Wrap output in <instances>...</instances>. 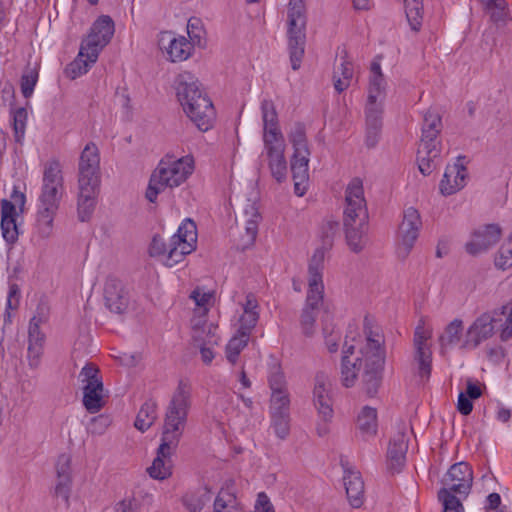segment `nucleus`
<instances>
[{
    "mask_svg": "<svg viewBox=\"0 0 512 512\" xmlns=\"http://www.w3.org/2000/svg\"><path fill=\"white\" fill-rule=\"evenodd\" d=\"M191 395V385L180 380L166 409L157 456L147 469L149 475L154 479L163 480L172 474L171 455L176 450L184 432L191 407Z\"/></svg>",
    "mask_w": 512,
    "mask_h": 512,
    "instance_id": "obj_1",
    "label": "nucleus"
},
{
    "mask_svg": "<svg viewBox=\"0 0 512 512\" xmlns=\"http://www.w3.org/2000/svg\"><path fill=\"white\" fill-rule=\"evenodd\" d=\"M368 220L367 203L364 197L363 181L355 177L345 189V205L343 211V225L349 248L361 252L366 243V226Z\"/></svg>",
    "mask_w": 512,
    "mask_h": 512,
    "instance_id": "obj_2",
    "label": "nucleus"
},
{
    "mask_svg": "<svg viewBox=\"0 0 512 512\" xmlns=\"http://www.w3.org/2000/svg\"><path fill=\"white\" fill-rule=\"evenodd\" d=\"M200 86L198 79L187 71L180 73L175 80L176 95L184 112L199 130L207 131L213 125L215 110Z\"/></svg>",
    "mask_w": 512,
    "mask_h": 512,
    "instance_id": "obj_3",
    "label": "nucleus"
},
{
    "mask_svg": "<svg viewBox=\"0 0 512 512\" xmlns=\"http://www.w3.org/2000/svg\"><path fill=\"white\" fill-rule=\"evenodd\" d=\"M326 247L317 248L308 266V292L306 303L300 315V326L307 337H312L316 330V318L323 305L324 285L322 272L324 269Z\"/></svg>",
    "mask_w": 512,
    "mask_h": 512,
    "instance_id": "obj_4",
    "label": "nucleus"
},
{
    "mask_svg": "<svg viewBox=\"0 0 512 512\" xmlns=\"http://www.w3.org/2000/svg\"><path fill=\"white\" fill-rule=\"evenodd\" d=\"M197 228L191 219H185L167 244L162 237H153L150 245L151 256H162L168 267H173L183 261L187 254L196 249Z\"/></svg>",
    "mask_w": 512,
    "mask_h": 512,
    "instance_id": "obj_5",
    "label": "nucleus"
},
{
    "mask_svg": "<svg viewBox=\"0 0 512 512\" xmlns=\"http://www.w3.org/2000/svg\"><path fill=\"white\" fill-rule=\"evenodd\" d=\"M194 170L192 158L175 159L166 156L160 160L152 172L145 196L149 202H155L157 195L166 188H174L183 184Z\"/></svg>",
    "mask_w": 512,
    "mask_h": 512,
    "instance_id": "obj_6",
    "label": "nucleus"
},
{
    "mask_svg": "<svg viewBox=\"0 0 512 512\" xmlns=\"http://www.w3.org/2000/svg\"><path fill=\"white\" fill-rule=\"evenodd\" d=\"M442 129V120L438 113L429 109L425 112L422 125V136L417 150L419 171L427 176L437 166L441 149L437 141Z\"/></svg>",
    "mask_w": 512,
    "mask_h": 512,
    "instance_id": "obj_7",
    "label": "nucleus"
},
{
    "mask_svg": "<svg viewBox=\"0 0 512 512\" xmlns=\"http://www.w3.org/2000/svg\"><path fill=\"white\" fill-rule=\"evenodd\" d=\"M383 340L378 333L369 331L366 344L360 349L364 357L363 384L366 393L372 397L382 381V370L385 362V352L381 347Z\"/></svg>",
    "mask_w": 512,
    "mask_h": 512,
    "instance_id": "obj_8",
    "label": "nucleus"
},
{
    "mask_svg": "<svg viewBox=\"0 0 512 512\" xmlns=\"http://www.w3.org/2000/svg\"><path fill=\"white\" fill-rule=\"evenodd\" d=\"M64 192L63 175L57 160L48 161L43 171L40 206L58 209Z\"/></svg>",
    "mask_w": 512,
    "mask_h": 512,
    "instance_id": "obj_9",
    "label": "nucleus"
},
{
    "mask_svg": "<svg viewBox=\"0 0 512 512\" xmlns=\"http://www.w3.org/2000/svg\"><path fill=\"white\" fill-rule=\"evenodd\" d=\"M79 378L84 384L83 405L90 413L98 412L104 405V388L98 368L91 363L86 364L82 368Z\"/></svg>",
    "mask_w": 512,
    "mask_h": 512,
    "instance_id": "obj_10",
    "label": "nucleus"
},
{
    "mask_svg": "<svg viewBox=\"0 0 512 512\" xmlns=\"http://www.w3.org/2000/svg\"><path fill=\"white\" fill-rule=\"evenodd\" d=\"M306 16L296 11L288 14V48L290 54V62L293 70H298L301 66L305 53L306 43Z\"/></svg>",
    "mask_w": 512,
    "mask_h": 512,
    "instance_id": "obj_11",
    "label": "nucleus"
},
{
    "mask_svg": "<svg viewBox=\"0 0 512 512\" xmlns=\"http://www.w3.org/2000/svg\"><path fill=\"white\" fill-rule=\"evenodd\" d=\"M193 344L199 349L201 359L205 364H210L214 359L213 348L218 345L219 337L216 333L217 326L208 322L202 316L191 320Z\"/></svg>",
    "mask_w": 512,
    "mask_h": 512,
    "instance_id": "obj_12",
    "label": "nucleus"
},
{
    "mask_svg": "<svg viewBox=\"0 0 512 512\" xmlns=\"http://www.w3.org/2000/svg\"><path fill=\"white\" fill-rule=\"evenodd\" d=\"M422 221L420 213L414 207H408L404 211L403 220L399 226L398 256L406 258L411 252L419 236Z\"/></svg>",
    "mask_w": 512,
    "mask_h": 512,
    "instance_id": "obj_13",
    "label": "nucleus"
},
{
    "mask_svg": "<svg viewBox=\"0 0 512 512\" xmlns=\"http://www.w3.org/2000/svg\"><path fill=\"white\" fill-rule=\"evenodd\" d=\"M114 32V22L110 16H100L93 23L89 35L81 43L86 49H90L92 60L98 59L100 51L110 42Z\"/></svg>",
    "mask_w": 512,
    "mask_h": 512,
    "instance_id": "obj_14",
    "label": "nucleus"
},
{
    "mask_svg": "<svg viewBox=\"0 0 512 512\" xmlns=\"http://www.w3.org/2000/svg\"><path fill=\"white\" fill-rule=\"evenodd\" d=\"M11 198L14 203L7 199L1 201V230L2 236L8 244H14L19 236L16 205L23 207L25 204V195L16 189L13 190Z\"/></svg>",
    "mask_w": 512,
    "mask_h": 512,
    "instance_id": "obj_15",
    "label": "nucleus"
},
{
    "mask_svg": "<svg viewBox=\"0 0 512 512\" xmlns=\"http://www.w3.org/2000/svg\"><path fill=\"white\" fill-rule=\"evenodd\" d=\"M496 315V311H493L478 316L467 329L462 348L474 349L483 341L492 337L497 322Z\"/></svg>",
    "mask_w": 512,
    "mask_h": 512,
    "instance_id": "obj_16",
    "label": "nucleus"
},
{
    "mask_svg": "<svg viewBox=\"0 0 512 512\" xmlns=\"http://www.w3.org/2000/svg\"><path fill=\"white\" fill-rule=\"evenodd\" d=\"M78 183L100 184V154L93 142L82 150L78 163Z\"/></svg>",
    "mask_w": 512,
    "mask_h": 512,
    "instance_id": "obj_17",
    "label": "nucleus"
},
{
    "mask_svg": "<svg viewBox=\"0 0 512 512\" xmlns=\"http://www.w3.org/2000/svg\"><path fill=\"white\" fill-rule=\"evenodd\" d=\"M442 482L444 487L441 490L467 496L473 483L472 468L466 462L455 463L445 474Z\"/></svg>",
    "mask_w": 512,
    "mask_h": 512,
    "instance_id": "obj_18",
    "label": "nucleus"
},
{
    "mask_svg": "<svg viewBox=\"0 0 512 512\" xmlns=\"http://www.w3.org/2000/svg\"><path fill=\"white\" fill-rule=\"evenodd\" d=\"M431 335V330L425 328L424 322L421 320L414 332V360L418 365L419 376L426 380L430 377L432 367V354L430 347L427 345Z\"/></svg>",
    "mask_w": 512,
    "mask_h": 512,
    "instance_id": "obj_19",
    "label": "nucleus"
},
{
    "mask_svg": "<svg viewBox=\"0 0 512 512\" xmlns=\"http://www.w3.org/2000/svg\"><path fill=\"white\" fill-rule=\"evenodd\" d=\"M129 293L121 280L114 276L107 277L103 287L104 306L115 314H123L129 306Z\"/></svg>",
    "mask_w": 512,
    "mask_h": 512,
    "instance_id": "obj_20",
    "label": "nucleus"
},
{
    "mask_svg": "<svg viewBox=\"0 0 512 512\" xmlns=\"http://www.w3.org/2000/svg\"><path fill=\"white\" fill-rule=\"evenodd\" d=\"M159 47L166 51L171 62H182L188 59L193 51V44L184 36L175 37L172 32H162Z\"/></svg>",
    "mask_w": 512,
    "mask_h": 512,
    "instance_id": "obj_21",
    "label": "nucleus"
},
{
    "mask_svg": "<svg viewBox=\"0 0 512 512\" xmlns=\"http://www.w3.org/2000/svg\"><path fill=\"white\" fill-rule=\"evenodd\" d=\"M502 230L497 224H488L476 230L470 242L466 244L469 254L477 255L494 246L500 239Z\"/></svg>",
    "mask_w": 512,
    "mask_h": 512,
    "instance_id": "obj_22",
    "label": "nucleus"
},
{
    "mask_svg": "<svg viewBox=\"0 0 512 512\" xmlns=\"http://www.w3.org/2000/svg\"><path fill=\"white\" fill-rule=\"evenodd\" d=\"M365 114H366L365 143L368 148H373L377 145L379 138H380V134H381L383 102L367 101Z\"/></svg>",
    "mask_w": 512,
    "mask_h": 512,
    "instance_id": "obj_23",
    "label": "nucleus"
},
{
    "mask_svg": "<svg viewBox=\"0 0 512 512\" xmlns=\"http://www.w3.org/2000/svg\"><path fill=\"white\" fill-rule=\"evenodd\" d=\"M100 184L78 183L77 213L80 221H88L96 207Z\"/></svg>",
    "mask_w": 512,
    "mask_h": 512,
    "instance_id": "obj_24",
    "label": "nucleus"
},
{
    "mask_svg": "<svg viewBox=\"0 0 512 512\" xmlns=\"http://www.w3.org/2000/svg\"><path fill=\"white\" fill-rule=\"evenodd\" d=\"M329 379L324 373H319L315 377V386L313 390L314 405L319 416L326 422L333 417L332 400L329 395Z\"/></svg>",
    "mask_w": 512,
    "mask_h": 512,
    "instance_id": "obj_25",
    "label": "nucleus"
},
{
    "mask_svg": "<svg viewBox=\"0 0 512 512\" xmlns=\"http://www.w3.org/2000/svg\"><path fill=\"white\" fill-rule=\"evenodd\" d=\"M465 157H458L457 162L446 167L443 179L440 182V191L443 195H452L465 186L467 169L461 162Z\"/></svg>",
    "mask_w": 512,
    "mask_h": 512,
    "instance_id": "obj_26",
    "label": "nucleus"
},
{
    "mask_svg": "<svg viewBox=\"0 0 512 512\" xmlns=\"http://www.w3.org/2000/svg\"><path fill=\"white\" fill-rule=\"evenodd\" d=\"M341 359V381L342 384L349 388L352 387L358 377L359 371L363 365L364 357L355 356L354 346L345 344Z\"/></svg>",
    "mask_w": 512,
    "mask_h": 512,
    "instance_id": "obj_27",
    "label": "nucleus"
},
{
    "mask_svg": "<svg viewBox=\"0 0 512 512\" xmlns=\"http://www.w3.org/2000/svg\"><path fill=\"white\" fill-rule=\"evenodd\" d=\"M272 176L282 182L286 178L287 164L284 157V140L264 143Z\"/></svg>",
    "mask_w": 512,
    "mask_h": 512,
    "instance_id": "obj_28",
    "label": "nucleus"
},
{
    "mask_svg": "<svg viewBox=\"0 0 512 512\" xmlns=\"http://www.w3.org/2000/svg\"><path fill=\"white\" fill-rule=\"evenodd\" d=\"M262 120L264 126V143L276 142L283 139V135L278 126V116L274 103L271 100H263L261 103Z\"/></svg>",
    "mask_w": 512,
    "mask_h": 512,
    "instance_id": "obj_29",
    "label": "nucleus"
},
{
    "mask_svg": "<svg viewBox=\"0 0 512 512\" xmlns=\"http://www.w3.org/2000/svg\"><path fill=\"white\" fill-rule=\"evenodd\" d=\"M343 482L347 498L353 508H359L364 502V482L359 471L345 468Z\"/></svg>",
    "mask_w": 512,
    "mask_h": 512,
    "instance_id": "obj_30",
    "label": "nucleus"
},
{
    "mask_svg": "<svg viewBox=\"0 0 512 512\" xmlns=\"http://www.w3.org/2000/svg\"><path fill=\"white\" fill-rule=\"evenodd\" d=\"M380 56H377L370 66L368 97L369 102H384L386 94V80L380 65Z\"/></svg>",
    "mask_w": 512,
    "mask_h": 512,
    "instance_id": "obj_31",
    "label": "nucleus"
},
{
    "mask_svg": "<svg viewBox=\"0 0 512 512\" xmlns=\"http://www.w3.org/2000/svg\"><path fill=\"white\" fill-rule=\"evenodd\" d=\"M408 443L404 428L390 441L387 451L388 468L399 472L405 463Z\"/></svg>",
    "mask_w": 512,
    "mask_h": 512,
    "instance_id": "obj_32",
    "label": "nucleus"
},
{
    "mask_svg": "<svg viewBox=\"0 0 512 512\" xmlns=\"http://www.w3.org/2000/svg\"><path fill=\"white\" fill-rule=\"evenodd\" d=\"M57 484L55 495L68 502L71 484V457L61 454L56 462Z\"/></svg>",
    "mask_w": 512,
    "mask_h": 512,
    "instance_id": "obj_33",
    "label": "nucleus"
},
{
    "mask_svg": "<svg viewBox=\"0 0 512 512\" xmlns=\"http://www.w3.org/2000/svg\"><path fill=\"white\" fill-rule=\"evenodd\" d=\"M310 154H293L291 171L294 181V192L297 196H303L306 192L309 179L308 163Z\"/></svg>",
    "mask_w": 512,
    "mask_h": 512,
    "instance_id": "obj_34",
    "label": "nucleus"
},
{
    "mask_svg": "<svg viewBox=\"0 0 512 512\" xmlns=\"http://www.w3.org/2000/svg\"><path fill=\"white\" fill-rule=\"evenodd\" d=\"M45 339V334L42 331H35V328L28 331L27 360L32 369H37L40 366Z\"/></svg>",
    "mask_w": 512,
    "mask_h": 512,
    "instance_id": "obj_35",
    "label": "nucleus"
},
{
    "mask_svg": "<svg viewBox=\"0 0 512 512\" xmlns=\"http://www.w3.org/2000/svg\"><path fill=\"white\" fill-rule=\"evenodd\" d=\"M90 52V49H86L81 44L77 57L64 70L66 77L73 80L88 72L89 68L97 61L92 60Z\"/></svg>",
    "mask_w": 512,
    "mask_h": 512,
    "instance_id": "obj_36",
    "label": "nucleus"
},
{
    "mask_svg": "<svg viewBox=\"0 0 512 512\" xmlns=\"http://www.w3.org/2000/svg\"><path fill=\"white\" fill-rule=\"evenodd\" d=\"M245 216L248 218L245 219V234L242 236L243 242L241 244V249H246L255 242L258 232V223L261 218L253 203L247 205V208L245 209Z\"/></svg>",
    "mask_w": 512,
    "mask_h": 512,
    "instance_id": "obj_37",
    "label": "nucleus"
},
{
    "mask_svg": "<svg viewBox=\"0 0 512 512\" xmlns=\"http://www.w3.org/2000/svg\"><path fill=\"white\" fill-rule=\"evenodd\" d=\"M341 60L340 66L336 67L333 73V85L338 93L350 86L354 74L353 64L347 60V55L341 57Z\"/></svg>",
    "mask_w": 512,
    "mask_h": 512,
    "instance_id": "obj_38",
    "label": "nucleus"
},
{
    "mask_svg": "<svg viewBox=\"0 0 512 512\" xmlns=\"http://www.w3.org/2000/svg\"><path fill=\"white\" fill-rule=\"evenodd\" d=\"M357 426L365 436L376 435L378 429L376 409L369 406L363 407L357 418Z\"/></svg>",
    "mask_w": 512,
    "mask_h": 512,
    "instance_id": "obj_39",
    "label": "nucleus"
},
{
    "mask_svg": "<svg viewBox=\"0 0 512 512\" xmlns=\"http://www.w3.org/2000/svg\"><path fill=\"white\" fill-rule=\"evenodd\" d=\"M57 210L40 206L37 214L36 228L41 238H48L52 234L53 220Z\"/></svg>",
    "mask_w": 512,
    "mask_h": 512,
    "instance_id": "obj_40",
    "label": "nucleus"
},
{
    "mask_svg": "<svg viewBox=\"0 0 512 512\" xmlns=\"http://www.w3.org/2000/svg\"><path fill=\"white\" fill-rule=\"evenodd\" d=\"M157 418L156 404L154 402H145L136 417L134 426L141 432L148 430Z\"/></svg>",
    "mask_w": 512,
    "mask_h": 512,
    "instance_id": "obj_41",
    "label": "nucleus"
},
{
    "mask_svg": "<svg viewBox=\"0 0 512 512\" xmlns=\"http://www.w3.org/2000/svg\"><path fill=\"white\" fill-rule=\"evenodd\" d=\"M463 332V321L454 319L445 328L444 333L440 336L439 341L442 349L451 347L460 341Z\"/></svg>",
    "mask_w": 512,
    "mask_h": 512,
    "instance_id": "obj_42",
    "label": "nucleus"
},
{
    "mask_svg": "<svg viewBox=\"0 0 512 512\" xmlns=\"http://www.w3.org/2000/svg\"><path fill=\"white\" fill-rule=\"evenodd\" d=\"M405 12L411 29L418 32L422 26L423 4L422 0H404Z\"/></svg>",
    "mask_w": 512,
    "mask_h": 512,
    "instance_id": "obj_43",
    "label": "nucleus"
},
{
    "mask_svg": "<svg viewBox=\"0 0 512 512\" xmlns=\"http://www.w3.org/2000/svg\"><path fill=\"white\" fill-rule=\"evenodd\" d=\"M249 336L238 333L226 345V358L231 364L237 362L240 352L247 346Z\"/></svg>",
    "mask_w": 512,
    "mask_h": 512,
    "instance_id": "obj_44",
    "label": "nucleus"
},
{
    "mask_svg": "<svg viewBox=\"0 0 512 512\" xmlns=\"http://www.w3.org/2000/svg\"><path fill=\"white\" fill-rule=\"evenodd\" d=\"M190 297L195 301V304L198 307L194 312L192 320L200 316L206 319L205 315L209 310L212 294L210 292H203L200 288H196L192 291Z\"/></svg>",
    "mask_w": 512,
    "mask_h": 512,
    "instance_id": "obj_45",
    "label": "nucleus"
},
{
    "mask_svg": "<svg viewBox=\"0 0 512 512\" xmlns=\"http://www.w3.org/2000/svg\"><path fill=\"white\" fill-rule=\"evenodd\" d=\"M290 399L286 391L271 393L270 414L289 413Z\"/></svg>",
    "mask_w": 512,
    "mask_h": 512,
    "instance_id": "obj_46",
    "label": "nucleus"
},
{
    "mask_svg": "<svg viewBox=\"0 0 512 512\" xmlns=\"http://www.w3.org/2000/svg\"><path fill=\"white\" fill-rule=\"evenodd\" d=\"M237 500L233 493L228 490H220L215 501L214 511L215 512H229L236 508Z\"/></svg>",
    "mask_w": 512,
    "mask_h": 512,
    "instance_id": "obj_47",
    "label": "nucleus"
},
{
    "mask_svg": "<svg viewBox=\"0 0 512 512\" xmlns=\"http://www.w3.org/2000/svg\"><path fill=\"white\" fill-rule=\"evenodd\" d=\"M271 426L275 434L280 439H285L290 432V416L289 413L270 414Z\"/></svg>",
    "mask_w": 512,
    "mask_h": 512,
    "instance_id": "obj_48",
    "label": "nucleus"
},
{
    "mask_svg": "<svg viewBox=\"0 0 512 512\" xmlns=\"http://www.w3.org/2000/svg\"><path fill=\"white\" fill-rule=\"evenodd\" d=\"M290 141L294 147V154H310L308 149L305 130L301 125H297L290 135Z\"/></svg>",
    "mask_w": 512,
    "mask_h": 512,
    "instance_id": "obj_49",
    "label": "nucleus"
},
{
    "mask_svg": "<svg viewBox=\"0 0 512 512\" xmlns=\"http://www.w3.org/2000/svg\"><path fill=\"white\" fill-rule=\"evenodd\" d=\"M438 498L443 504V512H463L464 508L454 493L448 490H439Z\"/></svg>",
    "mask_w": 512,
    "mask_h": 512,
    "instance_id": "obj_50",
    "label": "nucleus"
},
{
    "mask_svg": "<svg viewBox=\"0 0 512 512\" xmlns=\"http://www.w3.org/2000/svg\"><path fill=\"white\" fill-rule=\"evenodd\" d=\"M26 121H27V111L24 108H18L13 113V130H14V138L18 143L22 142V139L25 135L26 129Z\"/></svg>",
    "mask_w": 512,
    "mask_h": 512,
    "instance_id": "obj_51",
    "label": "nucleus"
},
{
    "mask_svg": "<svg viewBox=\"0 0 512 512\" xmlns=\"http://www.w3.org/2000/svg\"><path fill=\"white\" fill-rule=\"evenodd\" d=\"M485 10L490 14L493 22L505 21L507 17L505 0H489L485 5Z\"/></svg>",
    "mask_w": 512,
    "mask_h": 512,
    "instance_id": "obj_52",
    "label": "nucleus"
},
{
    "mask_svg": "<svg viewBox=\"0 0 512 512\" xmlns=\"http://www.w3.org/2000/svg\"><path fill=\"white\" fill-rule=\"evenodd\" d=\"M495 266L499 269L506 270L512 266V243L506 240L498 250L495 257Z\"/></svg>",
    "mask_w": 512,
    "mask_h": 512,
    "instance_id": "obj_53",
    "label": "nucleus"
},
{
    "mask_svg": "<svg viewBox=\"0 0 512 512\" xmlns=\"http://www.w3.org/2000/svg\"><path fill=\"white\" fill-rule=\"evenodd\" d=\"M259 319L258 312H243L239 319V329L238 333L247 335L250 337V334L254 327L256 326Z\"/></svg>",
    "mask_w": 512,
    "mask_h": 512,
    "instance_id": "obj_54",
    "label": "nucleus"
},
{
    "mask_svg": "<svg viewBox=\"0 0 512 512\" xmlns=\"http://www.w3.org/2000/svg\"><path fill=\"white\" fill-rule=\"evenodd\" d=\"M49 317V308L46 304L40 303L37 306L36 314L31 318L29 322L28 331H32L35 328V331H41L40 326L48 321Z\"/></svg>",
    "mask_w": 512,
    "mask_h": 512,
    "instance_id": "obj_55",
    "label": "nucleus"
},
{
    "mask_svg": "<svg viewBox=\"0 0 512 512\" xmlns=\"http://www.w3.org/2000/svg\"><path fill=\"white\" fill-rule=\"evenodd\" d=\"M37 80L38 73L35 70H30L22 75L21 92L25 98H29L33 94Z\"/></svg>",
    "mask_w": 512,
    "mask_h": 512,
    "instance_id": "obj_56",
    "label": "nucleus"
},
{
    "mask_svg": "<svg viewBox=\"0 0 512 512\" xmlns=\"http://www.w3.org/2000/svg\"><path fill=\"white\" fill-rule=\"evenodd\" d=\"M268 382L271 393L287 390L284 374L279 367H274L272 369L268 378Z\"/></svg>",
    "mask_w": 512,
    "mask_h": 512,
    "instance_id": "obj_57",
    "label": "nucleus"
},
{
    "mask_svg": "<svg viewBox=\"0 0 512 512\" xmlns=\"http://www.w3.org/2000/svg\"><path fill=\"white\" fill-rule=\"evenodd\" d=\"M201 21L198 18H190L187 23V33L190 38V42L199 44L202 37Z\"/></svg>",
    "mask_w": 512,
    "mask_h": 512,
    "instance_id": "obj_58",
    "label": "nucleus"
},
{
    "mask_svg": "<svg viewBox=\"0 0 512 512\" xmlns=\"http://www.w3.org/2000/svg\"><path fill=\"white\" fill-rule=\"evenodd\" d=\"M501 314H507L504 328L501 332L502 340H507L512 337V300L502 307Z\"/></svg>",
    "mask_w": 512,
    "mask_h": 512,
    "instance_id": "obj_59",
    "label": "nucleus"
},
{
    "mask_svg": "<svg viewBox=\"0 0 512 512\" xmlns=\"http://www.w3.org/2000/svg\"><path fill=\"white\" fill-rule=\"evenodd\" d=\"M183 504L189 512H200L205 505V501L198 495L187 494L183 497Z\"/></svg>",
    "mask_w": 512,
    "mask_h": 512,
    "instance_id": "obj_60",
    "label": "nucleus"
},
{
    "mask_svg": "<svg viewBox=\"0 0 512 512\" xmlns=\"http://www.w3.org/2000/svg\"><path fill=\"white\" fill-rule=\"evenodd\" d=\"M470 399H478L482 396L481 385L478 381H474L471 378L466 380V391L463 392Z\"/></svg>",
    "mask_w": 512,
    "mask_h": 512,
    "instance_id": "obj_61",
    "label": "nucleus"
},
{
    "mask_svg": "<svg viewBox=\"0 0 512 512\" xmlns=\"http://www.w3.org/2000/svg\"><path fill=\"white\" fill-rule=\"evenodd\" d=\"M254 512H275L270 499L264 492L258 494Z\"/></svg>",
    "mask_w": 512,
    "mask_h": 512,
    "instance_id": "obj_62",
    "label": "nucleus"
},
{
    "mask_svg": "<svg viewBox=\"0 0 512 512\" xmlns=\"http://www.w3.org/2000/svg\"><path fill=\"white\" fill-rule=\"evenodd\" d=\"M473 399H470L466 394L461 392L458 396L457 409L462 415H469L473 410Z\"/></svg>",
    "mask_w": 512,
    "mask_h": 512,
    "instance_id": "obj_63",
    "label": "nucleus"
},
{
    "mask_svg": "<svg viewBox=\"0 0 512 512\" xmlns=\"http://www.w3.org/2000/svg\"><path fill=\"white\" fill-rule=\"evenodd\" d=\"M19 287L17 284H11L9 287V294L7 299V309L16 308L19 302Z\"/></svg>",
    "mask_w": 512,
    "mask_h": 512,
    "instance_id": "obj_64",
    "label": "nucleus"
}]
</instances>
